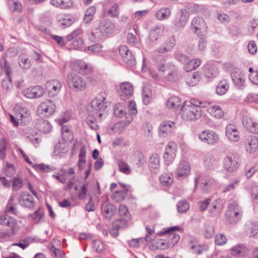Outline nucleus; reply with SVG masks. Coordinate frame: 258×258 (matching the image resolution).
I'll list each match as a JSON object with an SVG mask.
<instances>
[{
    "label": "nucleus",
    "mask_w": 258,
    "mask_h": 258,
    "mask_svg": "<svg viewBox=\"0 0 258 258\" xmlns=\"http://www.w3.org/2000/svg\"><path fill=\"white\" fill-rule=\"evenodd\" d=\"M113 24L109 21L103 20L100 22L99 27L91 33L90 39L93 41H98L112 32Z\"/></svg>",
    "instance_id": "obj_1"
},
{
    "label": "nucleus",
    "mask_w": 258,
    "mask_h": 258,
    "mask_svg": "<svg viewBox=\"0 0 258 258\" xmlns=\"http://www.w3.org/2000/svg\"><path fill=\"white\" fill-rule=\"evenodd\" d=\"M242 211L236 201L230 200L228 209L225 213L226 221L230 224L236 223L241 218Z\"/></svg>",
    "instance_id": "obj_2"
},
{
    "label": "nucleus",
    "mask_w": 258,
    "mask_h": 258,
    "mask_svg": "<svg viewBox=\"0 0 258 258\" xmlns=\"http://www.w3.org/2000/svg\"><path fill=\"white\" fill-rule=\"evenodd\" d=\"M67 83L69 87L76 92L84 90L86 85V82L83 78L73 73L68 75Z\"/></svg>",
    "instance_id": "obj_3"
},
{
    "label": "nucleus",
    "mask_w": 258,
    "mask_h": 258,
    "mask_svg": "<svg viewBox=\"0 0 258 258\" xmlns=\"http://www.w3.org/2000/svg\"><path fill=\"white\" fill-rule=\"evenodd\" d=\"M202 115L201 110H197L194 107L184 105L181 109V117L185 121H194L199 119Z\"/></svg>",
    "instance_id": "obj_4"
},
{
    "label": "nucleus",
    "mask_w": 258,
    "mask_h": 258,
    "mask_svg": "<svg viewBox=\"0 0 258 258\" xmlns=\"http://www.w3.org/2000/svg\"><path fill=\"white\" fill-rule=\"evenodd\" d=\"M106 95L105 93H101L99 96L93 99L87 108L90 116H95L98 111H100L104 106V102L106 100Z\"/></svg>",
    "instance_id": "obj_5"
},
{
    "label": "nucleus",
    "mask_w": 258,
    "mask_h": 258,
    "mask_svg": "<svg viewBox=\"0 0 258 258\" xmlns=\"http://www.w3.org/2000/svg\"><path fill=\"white\" fill-rule=\"evenodd\" d=\"M54 103L49 100L41 102L37 110V113L40 117H47L52 115L55 110Z\"/></svg>",
    "instance_id": "obj_6"
},
{
    "label": "nucleus",
    "mask_w": 258,
    "mask_h": 258,
    "mask_svg": "<svg viewBox=\"0 0 258 258\" xmlns=\"http://www.w3.org/2000/svg\"><path fill=\"white\" fill-rule=\"evenodd\" d=\"M199 139L205 143L210 145L217 144L219 140L218 135L212 130H204L198 135Z\"/></svg>",
    "instance_id": "obj_7"
},
{
    "label": "nucleus",
    "mask_w": 258,
    "mask_h": 258,
    "mask_svg": "<svg viewBox=\"0 0 258 258\" xmlns=\"http://www.w3.org/2000/svg\"><path fill=\"white\" fill-rule=\"evenodd\" d=\"M223 166L226 170L230 172L236 170L239 166L237 156L232 153L228 154L223 160Z\"/></svg>",
    "instance_id": "obj_8"
},
{
    "label": "nucleus",
    "mask_w": 258,
    "mask_h": 258,
    "mask_svg": "<svg viewBox=\"0 0 258 258\" xmlns=\"http://www.w3.org/2000/svg\"><path fill=\"white\" fill-rule=\"evenodd\" d=\"M188 19L187 12L185 9H181L173 22L174 29L176 30L184 27L187 24Z\"/></svg>",
    "instance_id": "obj_9"
},
{
    "label": "nucleus",
    "mask_w": 258,
    "mask_h": 258,
    "mask_svg": "<svg viewBox=\"0 0 258 258\" xmlns=\"http://www.w3.org/2000/svg\"><path fill=\"white\" fill-rule=\"evenodd\" d=\"M119 52L124 62L131 66H133L136 64V59L127 46H120L119 48Z\"/></svg>",
    "instance_id": "obj_10"
},
{
    "label": "nucleus",
    "mask_w": 258,
    "mask_h": 258,
    "mask_svg": "<svg viewBox=\"0 0 258 258\" xmlns=\"http://www.w3.org/2000/svg\"><path fill=\"white\" fill-rule=\"evenodd\" d=\"M176 145L174 143H169L165 148L164 160L166 165L171 164L176 156Z\"/></svg>",
    "instance_id": "obj_11"
},
{
    "label": "nucleus",
    "mask_w": 258,
    "mask_h": 258,
    "mask_svg": "<svg viewBox=\"0 0 258 258\" xmlns=\"http://www.w3.org/2000/svg\"><path fill=\"white\" fill-rule=\"evenodd\" d=\"M43 89L40 86L29 88L23 91V94L27 98L33 99L41 97L44 94Z\"/></svg>",
    "instance_id": "obj_12"
},
{
    "label": "nucleus",
    "mask_w": 258,
    "mask_h": 258,
    "mask_svg": "<svg viewBox=\"0 0 258 258\" xmlns=\"http://www.w3.org/2000/svg\"><path fill=\"white\" fill-rule=\"evenodd\" d=\"M16 224V220L7 215H4L0 217V224L10 228V231L8 232L9 235L15 234Z\"/></svg>",
    "instance_id": "obj_13"
},
{
    "label": "nucleus",
    "mask_w": 258,
    "mask_h": 258,
    "mask_svg": "<svg viewBox=\"0 0 258 258\" xmlns=\"http://www.w3.org/2000/svg\"><path fill=\"white\" fill-rule=\"evenodd\" d=\"M190 171L188 163L184 160H182L177 169L176 177L178 179L184 178L188 175Z\"/></svg>",
    "instance_id": "obj_14"
},
{
    "label": "nucleus",
    "mask_w": 258,
    "mask_h": 258,
    "mask_svg": "<svg viewBox=\"0 0 258 258\" xmlns=\"http://www.w3.org/2000/svg\"><path fill=\"white\" fill-rule=\"evenodd\" d=\"M118 94L122 100H126L131 97L133 94L132 85L128 82H124L120 85Z\"/></svg>",
    "instance_id": "obj_15"
},
{
    "label": "nucleus",
    "mask_w": 258,
    "mask_h": 258,
    "mask_svg": "<svg viewBox=\"0 0 258 258\" xmlns=\"http://www.w3.org/2000/svg\"><path fill=\"white\" fill-rule=\"evenodd\" d=\"M244 144L246 152L252 154L258 147V140L255 136H249L245 138Z\"/></svg>",
    "instance_id": "obj_16"
},
{
    "label": "nucleus",
    "mask_w": 258,
    "mask_h": 258,
    "mask_svg": "<svg viewBox=\"0 0 258 258\" xmlns=\"http://www.w3.org/2000/svg\"><path fill=\"white\" fill-rule=\"evenodd\" d=\"M175 128V124L171 121H163L160 125L159 136L162 137H166L172 133Z\"/></svg>",
    "instance_id": "obj_17"
},
{
    "label": "nucleus",
    "mask_w": 258,
    "mask_h": 258,
    "mask_svg": "<svg viewBox=\"0 0 258 258\" xmlns=\"http://www.w3.org/2000/svg\"><path fill=\"white\" fill-rule=\"evenodd\" d=\"M101 211L103 216L109 220L116 213V208L113 204L106 202L102 204Z\"/></svg>",
    "instance_id": "obj_18"
},
{
    "label": "nucleus",
    "mask_w": 258,
    "mask_h": 258,
    "mask_svg": "<svg viewBox=\"0 0 258 258\" xmlns=\"http://www.w3.org/2000/svg\"><path fill=\"white\" fill-rule=\"evenodd\" d=\"M180 228L178 226H173L168 228L164 232L159 233V235L161 236L166 233H169V238H170V242H169L170 245H174L179 241L180 236L178 234L174 233L175 231H179Z\"/></svg>",
    "instance_id": "obj_19"
},
{
    "label": "nucleus",
    "mask_w": 258,
    "mask_h": 258,
    "mask_svg": "<svg viewBox=\"0 0 258 258\" xmlns=\"http://www.w3.org/2000/svg\"><path fill=\"white\" fill-rule=\"evenodd\" d=\"M198 183L201 184L202 190L206 192L212 186L214 183V180L208 177H203L202 175H200L195 178V184L196 186Z\"/></svg>",
    "instance_id": "obj_20"
},
{
    "label": "nucleus",
    "mask_w": 258,
    "mask_h": 258,
    "mask_svg": "<svg viewBox=\"0 0 258 258\" xmlns=\"http://www.w3.org/2000/svg\"><path fill=\"white\" fill-rule=\"evenodd\" d=\"M19 203L20 205L26 208H31L35 204L33 197L27 191L21 193L19 197Z\"/></svg>",
    "instance_id": "obj_21"
},
{
    "label": "nucleus",
    "mask_w": 258,
    "mask_h": 258,
    "mask_svg": "<svg viewBox=\"0 0 258 258\" xmlns=\"http://www.w3.org/2000/svg\"><path fill=\"white\" fill-rule=\"evenodd\" d=\"M62 87L61 82L57 80L48 81L46 83V88L51 95H56Z\"/></svg>",
    "instance_id": "obj_22"
},
{
    "label": "nucleus",
    "mask_w": 258,
    "mask_h": 258,
    "mask_svg": "<svg viewBox=\"0 0 258 258\" xmlns=\"http://www.w3.org/2000/svg\"><path fill=\"white\" fill-rule=\"evenodd\" d=\"M164 31V26L162 24L153 26L148 36L149 40L152 42L157 40L163 34Z\"/></svg>",
    "instance_id": "obj_23"
},
{
    "label": "nucleus",
    "mask_w": 258,
    "mask_h": 258,
    "mask_svg": "<svg viewBox=\"0 0 258 258\" xmlns=\"http://www.w3.org/2000/svg\"><path fill=\"white\" fill-rule=\"evenodd\" d=\"M74 68L77 71L82 74H89L92 71L91 65L82 60L76 61L74 63Z\"/></svg>",
    "instance_id": "obj_24"
},
{
    "label": "nucleus",
    "mask_w": 258,
    "mask_h": 258,
    "mask_svg": "<svg viewBox=\"0 0 258 258\" xmlns=\"http://www.w3.org/2000/svg\"><path fill=\"white\" fill-rule=\"evenodd\" d=\"M226 135L228 139L232 142H237L239 139V133L237 127L232 124H229L226 126Z\"/></svg>",
    "instance_id": "obj_25"
},
{
    "label": "nucleus",
    "mask_w": 258,
    "mask_h": 258,
    "mask_svg": "<svg viewBox=\"0 0 258 258\" xmlns=\"http://www.w3.org/2000/svg\"><path fill=\"white\" fill-rule=\"evenodd\" d=\"M175 44V40L173 37H171L167 40L161 45L156 51L159 53H164L171 51Z\"/></svg>",
    "instance_id": "obj_26"
},
{
    "label": "nucleus",
    "mask_w": 258,
    "mask_h": 258,
    "mask_svg": "<svg viewBox=\"0 0 258 258\" xmlns=\"http://www.w3.org/2000/svg\"><path fill=\"white\" fill-rule=\"evenodd\" d=\"M242 123L248 131L252 133H258V123L251 118L246 117L244 118Z\"/></svg>",
    "instance_id": "obj_27"
},
{
    "label": "nucleus",
    "mask_w": 258,
    "mask_h": 258,
    "mask_svg": "<svg viewBox=\"0 0 258 258\" xmlns=\"http://www.w3.org/2000/svg\"><path fill=\"white\" fill-rule=\"evenodd\" d=\"M18 63L20 67L23 70H28L33 65L32 62L29 59L26 54H21L19 56Z\"/></svg>",
    "instance_id": "obj_28"
},
{
    "label": "nucleus",
    "mask_w": 258,
    "mask_h": 258,
    "mask_svg": "<svg viewBox=\"0 0 258 258\" xmlns=\"http://www.w3.org/2000/svg\"><path fill=\"white\" fill-rule=\"evenodd\" d=\"M207 111L211 116L217 119L221 118L224 115L223 110L220 106L217 105L209 106Z\"/></svg>",
    "instance_id": "obj_29"
},
{
    "label": "nucleus",
    "mask_w": 258,
    "mask_h": 258,
    "mask_svg": "<svg viewBox=\"0 0 258 258\" xmlns=\"http://www.w3.org/2000/svg\"><path fill=\"white\" fill-rule=\"evenodd\" d=\"M223 209V202L221 199H217L212 204V208L209 210L212 216H216L220 214Z\"/></svg>",
    "instance_id": "obj_30"
},
{
    "label": "nucleus",
    "mask_w": 258,
    "mask_h": 258,
    "mask_svg": "<svg viewBox=\"0 0 258 258\" xmlns=\"http://www.w3.org/2000/svg\"><path fill=\"white\" fill-rule=\"evenodd\" d=\"M171 15L170 9L167 7H163L157 10L156 12V17L160 21L168 19Z\"/></svg>",
    "instance_id": "obj_31"
},
{
    "label": "nucleus",
    "mask_w": 258,
    "mask_h": 258,
    "mask_svg": "<svg viewBox=\"0 0 258 258\" xmlns=\"http://www.w3.org/2000/svg\"><path fill=\"white\" fill-rule=\"evenodd\" d=\"M57 19L59 26L62 28L68 27L73 23V20L71 17L61 14L57 15Z\"/></svg>",
    "instance_id": "obj_32"
},
{
    "label": "nucleus",
    "mask_w": 258,
    "mask_h": 258,
    "mask_svg": "<svg viewBox=\"0 0 258 258\" xmlns=\"http://www.w3.org/2000/svg\"><path fill=\"white\" fill-rule=\"evenodd\" d=\"M36 128L41 132L49 133L51 130L50 123L46 120L40 119L36 123Z\"/></svg>",
    "instance_id": "obj_33"
},
{
    "label": "nucleus",
    "mask_w": 258,
    "mask_h": 258,
    "mask_svg": "<svg viewBox=\"0 0 258 258\" xmlns=\"http://www.w3.org/2000/svg\"><path fill=\"white\" fill-rule=\"evenodd\" d=\"M149 162L151 171L156 172L160 166L159 155L157 154H152L149 160Z\"/></svg>",
    "instance_id": "obj_34"
},
{
    "label": "nucleus",
    "mask_w": 258,
    "mask_h": 258,
    "mask_svg": "<svg viewBox=\"0 0 258 258\" xmlns=\"http://www.w3.org/2000/svg\"><path fill=\"white\" fill-rule=\"evenodd\" d=\"M50 4L55 7L61 9H68L73 5L72 0H51Z\"/></svg>",
    "instance_id": "obj_35"
},
{
    "label": "nucleus",
    "mask_w": 258,
    "mask_h": 258,
    "mask_svg": "<svg viewBox=\"0 0 258 258\" xmlns=\"http://www.w3.org/2000/svg\"><path fill=\"white\" fill-rule=\"evenodd\" d=\"M229 88V84L228 81L223 79L221 80L216 89V93L219 95H224L228 91Z\"/></svg>",
    "instance_id": "obj_36"
},
{
    "label": "nucleus",
    "mask_w": 258,
    "mask_h": 258,
    "mask_svg": "<svg viewBox=\"0 0 258 258\" xmlns=\"http://www.w3.org/2000/svg\"><path fill=\"white\" fill-rule=\"evenodd\" d=\"M61 130L62 138L65 142H71L73 141L74 134L68 126L66 125L62 126Z\"/></svg>",
    "instance_id": "obj_37"
},
{
    "label": "nucleus",
    "mask_w": 258,
    "mask_h": 258,
    "mask_svg": "<svg viewBox=\"0 0 258 258\" xmlns=\"http://www.w3.org/2000/svg\"><path fill=\"white\" fill-rule=\"evenodd\" d=\"M160 181L163 186H171L173 182V176L171 173H165L160 177Z\"/></svg>",
    "instance_id": "obj_38"
},
{
    "label": "nucleus",
    "mask_w": 258,
    "mask_h": 258,
    "mask_svg": "<svg viewBox=\"0 0 258 258\" xmlns=\"http://www.w3.org/2000/svg\"><path fill=\"white\" fill-rule=\"evenodd\" d=\"M191 28L194 30L195 32L204 29L205 28L204 20L200 17L195 18L191 22Z\"/></svg>",
    "instance_id": "obj_39"
},
{
    "label": "nucleus",
    "mask_w": 258,
    "mask_h": 258,
    "mask_svg": "<svg viewBox=\"0 0 258 258\" xmlns=\"http://www.w3.org/2000/svg\"><path fill=\"white\" fill-rule=\"evenodd\" d=\"M201 63L200 59H194L189 60L184 66V69L187 72L191 71L198 68Z\"/></svg>",
    "instance_id": "obj_40"
},
{
    "label": "nucleus",
    "mask_w": 258,
    "mask_h": 258,
    "mask_svg": "<svg viewBox=\"0 0 258 258\" xmlns=\"http://www.w3.org/2000/svg\"><path fill=\"white\" fill-rule=\"evenodd\" d=\"M216 160L213 155H208L205 156L204 166L207 169H214L216 167Z\"/></svg>",
    "instance_id": "obj_41"
},
{
    "label": "nucleus",
    "mask_w": 258,
    "mask_h": 258,
    "mask_svg": "<svg viewBox=\"0 0 258 258\" xmlns=\"http://www.w3.org/2000/svg\"><path fill=\"white\" fill-rule=\"evenodd\" d=\"M239 180L237 178L233 179L228 184L225 185L222 188L223 193L231 192L238 186Z\"/></svg>",
    "instance_id": "obj_42"
},
{
    "label": "nucleus",
    "mask_w": 258,
    "mask_h": 258,
    "mask_svg": "<svg viewBox=\"0 0 258 258\" xmlns=\"http://www.w3.org/2000/svg\"><path fill=\"white\" fill-rule=\"evenodd\" d=\"M231 254L234 256H242L247 252V249L242 245L233 246L230 250Z\"/></svg>",
    "instance_id": "obj_43"
},
{
    "label": "nucleus",
    "mask_w": 258,
    "mask_h": 258,
    "mask_svg": "<svg viewBox=\"0 0 258 258\" xmlns=\"http://www.w3.org/2000/svg\"><path fill=\"white\" fill-rule=\"evenodd\" d=\"M157 68L159 72L161 75L167 74L170 71V68L174 67V65L172 63H161L157 64Z\"/></svg>",
    "instance_id": "obj_44"
},
{
    "label": "nucleus",
    "mask_w": 258,
    "mask_h": 258,
    "mask_svg": "<svg viewBox=\"0 0 258 258\" xmlns=\"http://www.w3.org/2000/svg\"><path fill=\"white\" fill-rule=\"evenodd\" d=\"M204 72L207 78L214 77L218 73V69L214 64H209L205 67Z\"/></svg>",
    "instance_id": "obj_45"
},
{
    "label": "nucleus",
    "mask_w": 258,
    "mask_h": 258,
    "mask_svg": "<svg viewBox=\"0 0 258 258\" xmlns=\"http://www.w3.org/2000/svg\"><path fill=\"white\" fill-rule=\"evenodd\" d=\"M167 107L170 109L177 108L181 104L180 98L177 96H172L168 99L166 102Z\"/></svg>",
    "instance_id": "obj_46"
},
{
    "label": "nucleus",
    "mask_w": 258,
    "mask_h": 258,
    "mask_svg": "<svg viewBox=\"0 0 258 258\" xmlns=\"http://www.w3.org/2000/svg\"><path fill=\"white\" fill-rule=\"evenodd\" d=\"M64 143H58L55 146L54 150V155L61 157L67 152Z\"/></svg>",
    "instance_id": "obj_47"
},
{
    "label": "nucleus",
    "mask_w": 258,
    "mask_h": 258,
    "mask_svg": "<svg viewBox=\"0 0 258 258\" xmlns=\"http://www.w3.org/2000/svg\"><path fill=\"white\" fill-rule=\"evenodd\" d=\"M209 105V103L208 102H202L197 99L192 98L187 105L194 107L197 110H201L200 107H207Z\"/></svg>",
    "instance_id": "obj_48"
},
{
    "label": "nucleus",
    "mask_w": 258,
    "mask_h": 258,
    "mask_svg": "<svg viewBox=\"0 0 258 258\" xmlns=\"http://www.w3.org/2000/svg\"><path fill=\"white\" fill-rule=\"evenodd\" d=\"M166 79L170 82H175L178 79V73L177 68L174 66L170 68V71L167 74Z\"/></svg>",
    "instance_id": "obj_49"
},
{
    "label": "nucleus",
    "mask_w": 258,
    "mask_h": 258,
    "mask_svg": "<svg viewBox=\"0 0 258 258\" xmlns=\"http://www.w3.org/2000/svg\"><path fill=\"white\" fill-rule=\"evenodd\" d=\"M200 74L199 72L194 73L191 76H189L186 81V84L190 86H194L200 81Z\"/></svg>",
    "instance_id": "obj_50"
},
{
    "label": "nucleus",
    "mask_w": 258,
    "mask_h": 258,
    "mask_svg": "<svg viewBox=\"0 0 258 258\" xmlns=\"http://www.w3.org/2000/svg\"><path fill=\"white\" fill-rule=\"evenodd\" d=\"M114 114L118 117H122L126 114L125 108L120 103L116 104L114 108Z\"/></svg>",
    "instance_id": "obj_51"
},
{
    "label": "nucleus",
    "mask_w": 258,
    "mask_h": 258,
    "mask_svg": "<svg viewBox=\"0 0 258 258\" xmlns=\"http://www.w3.org/2000/svg\"><path fill=\"white\" fill-rule=\"evenodd\" d=\"M128 191V188H126L122 190L116 191L113 196V200L117 202L123 201L126 197Z\"/></svg>",
    "instance_id": "obj_52"
},
{
    "label": "nucleus",
    "mask_w": 258,
    "mask_h": 258,
    "mask_svg": "<svg viewBox=\"0 0 258 258\" xmlns=\"http://www.w3.org/2000/svg\"><path fill=\"white\" fill-rule=\"evenodd\" d=\"M96 12V8L93 6L89 7L86 11L84 18V22L86 23H89L93 19Z\"/></svg>",
    "instance_id": "obj_53"
},
{
    "label": "nucleus",
    "mask_w": 258,
    "mask_h": 258,
    "mask_svg": "<svg viewBox=\"0 0 258 258\" xmlns=\"http://www.w3.org/2000/svg\"><path fill=\"white\" fill-rule=\"evenodd\" d=\"M176 207L178 213H183L188 210L189 205L186 201H180L177 203Z\"/></svg>",
    "instance_id": "obj_54"
},
{
    "label": "nucleus",
    "mask_w": 258,
    "mask_h": 258,
    "mask_svg": "<svg viewBox=\"0 0 258 258\" xmlns=\"http://www.w3.org/2000/svg\"><path fill=\"white\" fill-rule=\"evenodd\" d=\"M23 185V180L22 178L16 176L13 179L12 188L13 190L17 191L21 189Z\"/></svg>",
    "instance_id": "obj_55"
},
{
    "label": "nucleus",
    "mask_w": 258,
    "mask_h": 258,
    "mask_svg": "<svg viewBox=\"0 0 258 258\" xmlns=\"http://www.w3.org/2000/svg\"><path fill=\"white\" fill-rule=\"evenodd\" d=\"M118 165L119 170L124 174L127 175L131 172V168L125 162L119 160L118 162Z\"/></svg>",
    "instance_id": "obj_56"
},
{
    "label": "nucleus",
    "mask_w": 258,
    "mask_h": 258,
    "mask_svg": "<svg viewBox=\"0 0 258 258\" xmlns=\"http://www.w3.org/2000/svg\"><path fill=\"white\" fill-rule=\"evenodd\" d=\"M186 8L190 13H198L202 11L203 6L194 3H188L186 5Z\"/></svg>",
    "instance_id": "obj_57"
},
{
    "label": "nucleus",
    "mask_w": 258,
    "mask_h": 258,
    "mask_svg": "<svg viewBox=\"0 0 258 258\" xmlns=\"http://www.w3.org/2000/svg\"><path fill=\"white\" fill-rule=\"evenodd\" d=\"M119 215L125 220L130 219V213L126 206L120 205L118 209Z\"/></svg>",
    "instance_id": "obj_58"
},
{
    "label": "nucleus",
    "mask_w": 258,
    "mask_h": 258,
    "mask_svg": "<svg viewBox=\"0 0 258 258\" xmlns=\"http://www.w3.org/2000/svg\"><path fill=\"white\" fill-rule=\"evenodd\" d=\"M0 63L2 68L5 70L7 76L9 77L11 76L12 74L11 67L10 65L7 63V61L4 57L1 58Z\"/></svg>",
    "instance_id": "obj_59"
},
{
    "label": "nucleus",
    "mask_w": 258,
    "mask_h": 258,
    "mask_svg": "<svg viewBox=\"0 0 258 258\" xmlns=\"http://www.w3.org/2000/svg\"><path fill=\"white\" fill-rule=\"evenodd\" d=\"M14 198L13 197H11L9 201L8 205L7 206L6 211L11 214L16 215L17 209L15 207V205L13 204Z\"/></svg>",
    "instance_id": "obj_60"
},
{
    "label": "nucleus",
    "mask_w": 258,
    "mask_h": 258,
    "mask_svg": "<svg viewBox=\"0 0 258 258\" xmlns=\"http://www.w3.org/2000/svg\"><path fill=\"white\" fill-rule=\"evenodd\" d=\"M104 243L101 240H95L93 242V248L97 252H101L104 249Z\"/></svg>",
    "instance_id": "obj_61"
},
{
    "label": "nucleus",
    "mask_w": 258,
    "mask_h": 258,
    "mask_svg": "<svg viewBox=\"0 0 258 258\" xmlns=\"http://www.w3.org/2000/svg\"><path fill=\"white\" fill-rule=\"evenodd\" d=\"M6 141L4 138L0 139V159L3 160L6 157Z\"/></svg>",
    "instance_id": "obj_62"
},
{
    "label": "nucleus",
    "mask_w": 258,
    "mask_h": 258,
    "mask_svg": "<svg viewBox=\"0 0 258 258\" xmlns=\"http://www.w3.org/2000/svg\"><path fill=\"white\" fill-rule=\"evenodd\" d=\"M119 13V7L117 4L113 5L108 12V15L112 17H116Z\"/></svg>",
    "instance_id": "obj_63"
},
{
    "label": "nucleus",
    "mask_w": 258,
    "mask_h": 258,
    "mask_svg": "<svg viewBox=\"0 0 258 258\" xmlns=\"http://www.w3.org/2000/svg\"><path fill=\"white\" fill-rule=\"evenodd\" d=\"M135 156L137 161V163L139 165V166L143 165L146 162V157L142 153L140 152H137L135 153Z\"/></svg>",
    "instance_id": "obj_64"
}]
</instances>
